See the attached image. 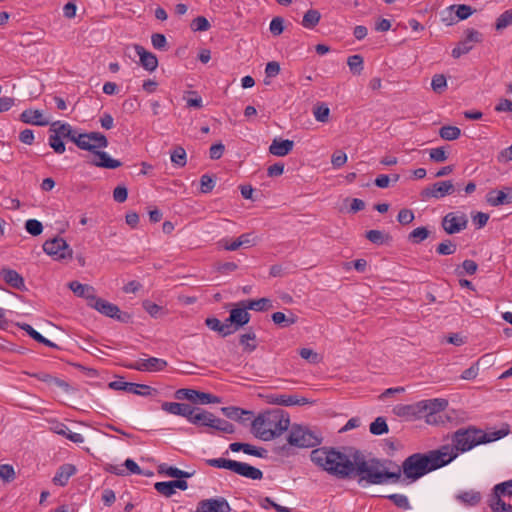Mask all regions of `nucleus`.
<instances>
[{
  "instance_id": "13",
  "label": "nucleus",
  "mask_w": 512,
  "mask_h": 512,
  "mask_svg": "<svg viewBox=\"0 0 512 512\" xmlns=\"http://www.w3.org/2000/svg\"><path fill=\"white\" fill-rule=\"evenodd\" d=\"M124 366L137 371L156 372L162 371L167 366V361L156 357H150L147 359H139L133 363L125 364Z\"/></svg>"
},
{
  "instance_id": "33",
  "label": "nucleus",
  "mask_w": 512,
  "mask_h": 512,
  "mask_svg": "<svg viewBox=\"0 0 512 512\" xmlns=\"http://www.w3.org/2000/svg\"><path fill=\"white\" fill-rule=\"evenodd\" d=\"M49 132L57 134L62 138H67L70 141L74 138L77 131L74 130L70 124L62 123L61 121H55L51 124Z\"/></svg>"
},
{
  "instance_id": "17",
  "label": "nucleus",
  "mask_w": 512,
  "mask_h": 512,
  "mask_svg": "<svg viewBox=\"0 0 512 512\" xmlns=\"http://www.w3.org/2000/svg\"><path fill=\"white\" fill-rule=\"evenodd\" d=\"M216 416L200 407H193L192 415L189 417V422L203 427L213 428V424L215 423Z\"/></svg>"
},
{
  "instance_id": "18",
  "label": "nucleus",
  "mask_w": 512,
  "mask_h": 512,
  "mask_svg": "<svg viewBox=\"0 0 512 512\" xmlns=\"http://www.w3.org/2000/svg\"><path fill=\"white\" fill-rule=\"evenodd\" d=\"M0 276L12 288L20 291L26 290L24 278L16 270L3 267L0 270Z\"/></svg>"
},
{
  "instance_id": "54",
  "label": "nucleus",
  "mask_w": 512,
  "mask_h": 512,
  "mask_svg": "<svg viewBox=\"0 0 512 512\" xmlns=\"http://www.w3.org/2000/svg\"><path fill=\"white\" fill-rule=\"evenodd\" d=\"M154 488L158 493L165 497H171L175 493L171 481L157 482L155 483Z\"/></svg>"
},
{
  "instance_id": "37",
  "label": "nucleus",
  "mask_w": 512,
  "mask_h": 512,
  "mask_svg": "<svg viewBox=\"0 0 512 512\" xmlns=\"http://www.w3.org/2000/svg\"><path fill=\"white\" fill-rule=\"evenodd\" d=\"M321 19V14L316 9H309L303 16L302 26L307 29H313L318 25Z\"/></svg>"
},
{
  "instance_id": "47",
  "label": "nucleus",
  "mask_w": 512,
  "mask_h": 512,
  "mask_svg": "<svg viewBox=\"0 0 512 512\" xmlns=\"http://www.w3.org/2000/svg\"><path fill=\"white\" fill-rule=\"evenodd\" d=\"M370 432L374 435H382L388 432V425L383 417H377L370 424Z\"/></svg>"
},
{
  "instance_id": "5",
  "label": "nucleus",
  "mask_w": 512,
  "mask_h": 512,
  "mask_svg": "<svg viewBox=\"0 0 512 512\" xmlns=\"http://www.w3.org/2000/svg\"><path fill=\"white\" fill-rule=\"evenodd\" d=\"M72 142L81 149L95 152L97 148H106L108 146V140L106 136L100 132H89V133H76Z\"/></svg>"
},
{
  "instance_id": "45",
  "label": "nucleus",
  "mask_w": 512,
  "mask_h": 512,
  "mask_svg": "<svg viewBox=\"0 0 512 512\" xmlns=\"http://www.w3.org/2000/svg\"><path fill=\"white\" fill-rule=\"evenodd\" d=\"M439 135L444 140L453 141L460 137L461 130L456 126H443L439 130Z\"/></svg>"
},
{
  "instance_id": "38",
  "label": "nucleus",
  "mask_w": 512,
  "mask_h": 512,
  "mask_svg": "<svg viewBox=\"0 0 512 512\" xmlns=\"http://www.w3.org/2000/svg\"><path fill=\"white\" fill-rule=\"evenodd\" d=\"M456 498L466 506H476L481 500V494L477 491H464L459 493Z\"/></svg>"
},
{
  "instance_id": "52",
  "label": "nucleus",
  "mask_w": 512,
  "mask_h": 512,
  "mask_svg": "<svg viewBox=\"0 0 512 512\" xmlns=\"http://www.w3.org/2000/svg\"><path fill=\"white\" fill-rule=\"evenodd\" d=\"M25 229L32 236H38L43 231V225L36 219H29L25 222Z\"/></svg>"
},
{
  "instance_id": "60",
  "label": "nucleus",
  "mask_w": 512,
  "mask_h": 512,
  "mask_svg": "<svg viewBox=\"0 0 512 512\" xmlns=\"http://www.w3.org/2000/svg\"><path fill=\"white\" fill-rule=\"evenodd\" d=\"M213 429L227 433V434H232L235 432V428H234L233 424H231L230 422H228L226 420L217 418V417L215 419V423L213 424Z\"/></svg>"
},
{
  "instance_id": "12",
  "label": "nucleus",
  "mask_w": 512,
  "mask_h": 512,
  "mask_svg": "<svg viewBox=\"0 0 512 512\" xmlns=\"http://www.w3.org/2000/svg\"><path fill=\"white\" fill-rule=\"evenodd\" d=\"M482 34L473 28L466 30L465 39L461 40L458 45L452 50V57L455 59L460 58L462 55L469 53L473 49V43L482 42Z\"/></svg>"
},
{
  "instance_id": "46",
  "label": "nucleus",
  "mask_w": 512,
  "mask_h": 512,
  "mask_svg": "<svg viewBox=\"0 0 512 512\" xmlns=\"http://www.w3.org/2000/svg\"><path fill=\"white\" fill-rule=\"evenodd\" d=\"M49 133H50L49 138H48L49 146L54 150L55 153L63 154L66 149L65 144L63 142L64 138H62L52 132H49Z\"/></svg>"
},
{
  "instance_id": "44",
  "label": "nucleus",
  "mask_w": 512,
  "mask_h": 512,
  "mask_svg": "<svg viewBox=\"0 0 512 512\" xmlns=\"http://www.w3.org/2000/svg\"><path fill=\"white\" fill-rule=\"evenodd\" d=\"M313 115L318 122L326 123L329 120L330 109L326 103H318L313 108Z\"/></svg>"
},
{
  "instance_id": "2",
  "label": "nucleus",
  "mask_w": 512,
  "mask_h": 512,
  "mask_svg": "<svg viewBox=\"0 0 512 512\" xmlns=\"http://www.w3.org/2000/svg\"><path fill=\"white\" fill-rule=\"evenodd\" d=\"M289 427V415L281 409H273L261 413L251 423L252 433L256 438L263 441H270L279 437Z\"/></svg>"
},
{
  "instance_id": "36",
  "label": "nucleus",
  "mask_w": 512,
  "mask_h": 512,
  "mask_svg": "<svg viewBox=\"0 0 512 512\" xmlns=\"http://www.w3.org/2000/svg\"><path fill=\"white\" fill-rule=\"evenodd\" d=\"M52 430L54 433L62 435L74 443L84 442V438L81 434L70 431L69 428L63 423H57L54 427H52Z\"/></svg>"
},
{
  "instance_id": "49",
  "label": "nucleus",
  "mask_w": 512,
  "mask_h": 512,
  "mask_svg": "<svg viewBox=\"0 0 512 512\" xmlns=\"http://www.w3.org/2000/svg\"><path fill=\"white\" fill-rule=\"evenodd\" d=\"M206 463L211 467L228 469L233 471L235 460L225 459V458H216V459H208Z\"/></svg>"
},
{
  "instance_id": "61",
  "label": "nucleus",
  "mask_w": 512,
  "mask_h": 512,
  "mask_svg": "<svg viewBox=\"0 0 512 512\" xmlns=\"http://www.w3.org/2000/svg\"><path fill=\"white\" fill-rule=\"evenodd\" d=\"M269 30L273 36H279L284 31V19L280 16L274 17L270 22Z\"/></svg>"
},
{
  "instance_id": "62",
  "label": "nucleus",
  "mask_w": 512,
  "mask_h": 512,
  "mask_svg": "<svg viewBox=\"0 0 512 512\" xmlns=\"http://www.w3.org/2000/svg\"><path fill=\"white\" fill-rule=\"evenodd\" d=\"M215 187V179L208 174H204L200 178V189L204 194L210 193Z\"/></svg>"
},
{
  "instance_id": "11",
  "label": "nucleus",
  "mask_w": 512,
  "mask_h": 512,
  "mask_svg": "<svg viewBox=\"0 0 512 512\" xmlns=\"http://www.w3.org/2000/svg\"><path fill=\"white\" fill-rule=\"evenodd\" d=\"M468 218L464 213H447L443 218L441 225L447 234H456L466 229Z\"/></svg>"
},
{
  "instance_id": "27",
  "label": "nucleus",
  "mask_w": 512,
  "mask_h": 512,
  "mask_svg": "<svg viewBox=\"0 0 512 512\" xmlns=\"http://www.w3.org/2000/svg\"><path fill=\"white\" fill-rule=\"evenodd\" d=\"M68 287L78 297L86 298L89 303H93V301L96 299L95 289L88 284H82L78 281H71L68 284Z\"/></svg>"
},
{
  "instance_id": "40",
  "label": "nucleus",
  "mask_w": 512,
  "mask_h": 512,
  "mask_svg": "<svg viewBox=\"0 0 512 512\" xmlns=\"http://www.w3.org/2000/svg\"><path fill=\"white\" fill-rule=\"evenodd\" d=\"M271 318L276 325L282 327H288L297 321V317L292 312H290L289 316H286L282 312H275L272 314Z\"/></svg>"
},
{
  "instance_id": "55",
  "label": "nucleus",
  "mask_w": 512,
  "mask_h": 512,
  "mask_svg": "<svg viewBox=\"0 0 512 512\" xmlns=\"http://www.w3.org/2000/svg\"><path fill=\"white\" fill-rule=\"evenodd\" d=\"M366 238L374 244H383L385 240L389 239V236L384 234L380 230H369L366 232Z\"/></svg>"
},
{
  "instance_id": "16",
  "label": "nucleus",
  "mask_w": 512,
  "mask_h": 512,
  "mask_svg": "<svg viewBox=\"0 0 512 512\" xmlns=\"http://www.w3.org/2000/svg\"><path fill=\"white\" fill-rule=\"evenodd\" d=\"M247 310L248 309L244 307L243 301H240L238 303V307L230 311V315L226 319V322L231 324L232 329H236L237 331L240 327L249 323L251 316Z\"/></svg>"
},
{
  "instance_id": "59",
  "label": "nucleus",
  "mask_w": 512,
  "mask_h": 512,
  "mask_svg": "<svg viewBox=\"0 0 512 512\" xmlns=\"http://www.w3.org/2000/svg\"><path fill=\"white\" fill-rule=\"evenodd\" d=\"M387 498L393 502L395 506L401 509H409L410 504L408 498L403 494H391Z\"/></svg>"
},
{
  "instance_id": "7",
  "label": "nucleus",
  "mask_w": 512,
  "mask_h": 512,
  "mask_svg": "<svg viewBox=\"0 0 512 512\" xmlns=\"http://www.w3.org/2000/svg\"><path fill=\"white\" fill-rule=\"evenodd\" d=\"M89 306L94 308L101 314L116 319L122 323H128L131 320L130 314L126 312H121L117 305L110 303L102 298L96 297L93 303H89Z\"/></svg>"
},
{
  "instance_id": "58",
  "label": "nucleus",
  "mask_w": 512,
  "mask_h": 512,
  "mask_svg": "<svg viewBox=\"0 0 512 512\" xmlns=\"http://www.w3.org/2000/svg\"><path fill=\"white\" fill-rule=\"evenodd\" d=\"M512 23V9L503 12L496 21V29L502 30Z\"/></svg>"
},
{
  "instance_id": "15",
  "label": "nucleus",
  "mask_w": 512,
  "mask_h": 512,
  "mask_svg": "<svg viewBox=\"0 0 512 512\" xmlns=\"http://www.w3.org/2000/svg\"><path fill=\"white\" fill-rule=\"evenodd\" d=\"M447 12L449 17H443L442 21L447 25H453L457 20H466L469 18L474 13V9L466 4L451 5L447 8Z\"/></svg>"
},
{
  "instance_id": "21",
  "label": "nucleus",
  "mask_w": 512,
  "mask_h": 512,
  "mask_svg": "<svg viewBox=\"0 0 512 512\" xmlns=\"http://www.w3.org/2000/svg\"><path fill=\"white\" fill-rule=\"evenodd\" d=\"M193 407L187 403H178V402H163L161 405V409L167 413L182 416L189 420L190 415H192Z\"/></svg>"
},
{
  "instance_id": "41",
  "label": "nucleus",
  "mask_w": 512,
  "mask_h": 512,
  "mask_svg": "<svg viewBox=\"0 0 512 512\" xmlns=\"http://www.w3.org/2000/svg\"><path fill=\"white\" fill-rule=\"evenodd\" d=\"M256 341V334L250 330L247 333H244L240 336L239 342L243 346L244 351L246 352H253L257 348Z\"/></svg>"
},
{
  "instance_id": "4",
  "label": "nucleus",
  "mask_w": 512,
  "mask_h": 512,
  "mask_svg": "<svg viewBox=\"0 0 512 512\" xmlns=\"http://www.w3.org/2000/svg\"><path fill=\"white\" fill-rule=\"evenodd\" d=\"M321 436L306 426L294 424L288 434V444L298 448L315 447L321 443Z\"/></svg>"
},
{
  "instance_id": "14",
  "label": "nucleus",
  "mask_w": 512,
  "mask_h": 512,
  "mask_svg": "<svg viewBox=\"0 0 512 512\" xmlns=\"http://www.w3.org/2000/svg\"><path fill=\"white\" fill-rule=\"evenodd\" d=\"M231 508L223 497L201 500L197 504L196 512H230Z\"/></svg>"
},
{
  "instance_id": "25",
  "label": "nucleus",
  "mask_w": 512,
  "mask_h": 512,
  "mask_svg": "<svg viewBox=\"0 0 512 512\" xmlns=\"http://www.w3.org/2000/svg\"><path fill=\"white\" fill-rule=\"evenodd\" d=\"M20 120L23 123L37 125V126H47L49 124V120L46 119L40 110L34 109H26L20 114Z\"/></svg>"
},
{
  "instance_id": "34",
  "label": "nucleus",
  "mask_w": 512,
  "mask_h": 512,
  "mask_svg": "<svg viewBox=\"0 0 512 512\" xmlns=\"http://www.w3.org/2000/svg\"><path fill=\"white\" fill-rule=\"evenodd\" d=\"M158 473L178 479L190 478L193 475L191 472L180 470L176 467L169 466L166 463H162L158 466Z\"/></svg>"
},
{
  "instance_id": "26",
  "label": "nucleus",
  "mask_w": 512,
  "mask_h": 512,
  "mask_svg": "<svg viewBox=\"0 0 512 512\" xmlns=\"http://www.w3.org/2000/svg\"><path fill=\"white\" fill-rule=\"evenodd\" d=\"M294 147V142L289 139H274L269 146V153L274 156L284 157L288 155Z\"/></svg>"
},
{
  "instance_id": "30",
  "label": "nucleus",
  "mask_w": 512,
  "mask_h": 512,
  "mask_svg": "<svg viewBox=\"0 0 512 512\" xmlns=\"http://www.w3.org/2000/svg\"><path fill=\"white\" fill-rule=\"evenodd\" d=\"M205 324L209 329L218 332L222 337H226L236 332V329H232L231 324L226 321L222 323L219 319L214 317L207 318L205 320Z\"/></svg>"
},
{
  "instance_id": "6",
  "label": "nucleus",
  "mask_w": 512,
  "mask_h": 512,
  "mask_svg": "<svg viewBox=\"0 0 512 512\" xmlns=\"http://www.w3.org/2000/svg\"><path fill=\"white\" fill-rule=\"evenodd\" d=\"M43 251L56 261L70 260L73 257V250L61 237L46 240Z\"/></svg>"
},
{
  "instance_id": "39",
  "label": "nucleus",
  "mask_w": 512,
  "mask_h": 512,
  "mask_svg": "<svg viewBox=\"0 0 512 512\" xmlns=\"http://www.w3.org/2000/svg\"><path fill=\"white\" fill-rule=\"evenodd\" d=\"M127 392L141 396H149L156 393V389L146 384L128 382Z\"/></svg>"
},
{
  "instance_id": "42",
  "label": "nucleus",
  "mask_w": 512,
  "mask_h": 512,
  "mask_svg": "<svg viewBox=\"0 0 512 512\" xmlns=\"http://www.w3.org/2000/svg\"><path fill=\"white\" fill-rule=\"evenodd\" d=\"M347 65L349 66L352 74L360 75L364 69V59L359 54L349 56L347 59Z\"/></svg>"
},
{
  "instance_id": "10",
  "label": "nucleus",
  "mask_w": 512,
  "mask_h": 512,
  "mask_svg": "<svg viewBox=\"0 0 512 512\" xmlns=\"http://www.w3.org/2000/svg\"><path fill=\"white\" fill-rule=\"evenodd\" d=\"M454 191H455V187H454L452 181H450V180L439 181V182L432 184L431 186L424 188L421 191L420 196H421L422 200H428L431 198L440 199L447 195L453 194Z\"/></svg>"
},
{
  "instance_id": "22",
  "label": "nucleus",
  "mask_w": 512,
  "mask_h": 512,
  "mask_svg": "<svg viewBox=\"0 0 512 512\" xmlns=\"http://www.w3.org/2000/svg\"><path fill=\"white\" fill-rule=\"evenodd\" d=\"M395 415L406 419H417L422 417L420 402L414 404H399L393 408Z\"/></svg>"
},
{
  "instance_id": "32",
  "label": "nucleus",
  "mask_w": 512,
  "mask_h": 512,
  "mask_svg": "<svg viewBox=\"0 0 512 512\" xmlns=\"http://www.w3.org/2000/svg\"><path fill=\"white\" fill-rule=\"evenodd\" d=\"M98 160H94L92 162L93 165L97 167L107 168V169H116L122 165L119 160L112 159L106 152L95 150L93 153Z\"/></svg>"
},
{
  "instance_id": "9",
  "label": "nucleus",
  "mask_w": 512,
  "mask_h": 512,
  "mask_svg": "<svg viewBox=\"0 0 512 512\" xmlns=\"http://www.w3.org/2000/svg\"><path fill=\"white\" fill-rule=\"evenodd\" d=\"M175 398L178 400H189L192 403H200V404H211V403H220V398L214 396L210 393H205L201 391H197L194 389L181 388L178 389L175 394Z\"/></svg>"
},
{
  "instance_id": "1",
  "label": "nucleus",
  "mask_w": 512,
  "mask_h": 512,
  "mask_svg": "<svg viewBox=\"0 0 512 512\" xmlns=\"http://www.w3.org/2000/svg\"><path fill=\"white\" fill-rule=\"evenodd\" d=\"M311 461L338 479L358 478V483L382 485L397 483L403 472L405 478L414 482L434 471L427 453H414L407 457L402 466L388 471L385 462L378 458H367L360 450L351 446L340 448L320 447L311 452Z\"/></svg>"
},
{
  "instance_id": "56",
  "label": "nucleus",
  "mask_w": 512,
  "mask_h": 512,
  "mask_svg": "<svg viewBox=\"0 0 512 512\" xmlns=\"http://www.w3.org/2000/svg\"><path fill=\"white\" fill-rule=\"evenodd\" d=\"M494 493L498 496H512V479L495 485Z\"/></svg>"
},
{
  "instance_id": "23",
  "label": "nucleus",
  "mask_w": 512,
  "mask_h": 512,
  "mask_svg": "<svg viewBox=\"0 0 512 512\" xmlns=\"http://www.w3.org/2000/svg\"><path fill=\"white\" fill-rule=\"evenodd\" d=\"M233 472L252 480H261L263 473L260 469L244 462L235 461Z\"/></svg>"
},
{
  "instance_id": "28",
  "label": "nucleus",
  "mask_w": 512,
  "mask_h": 512,
  "mask_svg": "<svg viewBox=\"0 0 512 512\" xmlns=\"http://www.w3.org/2000/svg\"><path fill=\"white\" fill-rule=\"evenodd\" d=\"M221 411L227 418L239 421L240 423H244L253 416L252 411L244 410L235 406L222 407Z\"/></svg>"
},
{
  "instance_id": "53",
  "label": "nucleus",
  "mask_w": 512,
  "mask_h": 512,
  "mask_svg": "<svg viewBox=\"0 0 512 512\" xmlns=\"http://www.w3.org/2000/svg\"><path fill=\"white\" fill-rule=\"evenodd\" d=\"M431 87L434 92L442 93L447 87V80L444 75L436 74L432 78Z\"/></svg>"
},
{
  "instance_id": "50",
  "label": "nucleus",
  "mask_w": 512,
  "mask_h": 512,
  "mask_svg": "<svg viewBox=\"0 0 512 512\" xmlns=\"http://www.w3.org/2000/svg\"><path fill=\"white\" fill-rule=\"evenodd\" d=\"M299 355L311 364H318L322 360V357L310 348H301Z\"/></svg>"
},
{
  "instance_id": "3",
  "label": "nucleus",
  "mask_w": 512,
  "mask_h": 512,
  "mask_svg": "<svg viewBox=\"0 0 512 512\" xmlns=\"http://www.w3.org/2000/svg\"><path fill=\"white\" fill-rule=\"evenodd\" d=\"M508 429H500L493 432H484L474 426L460 428L452 435V444L461 453L467 452L480 444L490 443L505 437Z\"/></svg>"
},
{
  "instance_id": "51",
  "label": "nucleus",
  "mask_w": 512,
  "mask_h": 512,
  "mask_svg": "<svg viewBox=\"0 0 512 512\" xmlns=\"http://www.w3.org/2000/svg\"><path fill=\"white\" fill-rule=\"evenodd\" d=\"M456 249L457 245L451 240L447 239L437 246L436 252L440 255H452L456 252Z\"/></svg>"
},
{
  "instance_id": "8",
  "label": "nucleus",
  "mask_w": 512,
  "mask_h": 512,
  "mask_svg": "<svg viewBox=\"0 0 512 512\" xmlns=\"http://www.w3.org/2000/svg\"><path fill=\"white\" fill-rule=\"evenodd\" d=\"M427 454L434 470H436L452 462L459 453L453 444H447L442 445L439 449L431 450Z\"/></svg>"
},
{
  "instance_id": "20",
  "label": "nucleus",
  "mask_w": 512,
  "mask_h": 512,
  "mask_svg": "<svg viewBox=\"0 0 512 512\" xmlns=\"http://www.w3.org/2000/svg\"><path fill=\"white\" fill-rule=\"evenodd\" d=\"M487 202L494 207L512 204V188L506 187L504 190L490 191L487 194Z\"/></svg>"
},
{
  "instance_id": "63",
  "label": "nucleus",
  "mask_w": 512,
  "mask_h": 512,
  "mask_svg": "<svg viewBox=\"0 0 512 512\" xmlns=\"http://www.w3.org/2000/svg\"><path fill=\"white\" fill-rule=\"evenodd\" d=\"M151 43H152L153 47L157 50L165 51L168 49L167 40H166V37L164 34H161V33L152 34Z\"/></svg>"
},
{
  "instance_id": "29",
  "label": "nucleus",
  "mask_w": 512,
  "mask_h": 512,
  "mask_svg": "<svg viewBox=\"0 0 512 512\" xmlns=\"http://www.w3.org/2000/svg\"><path fill=\"white\" fill-rule=\"evenodd\" d=\"M76 473V467L72 464H63L57 470L53 477V483L59 486H65L71 476Z\"/></svg>"
},
{
  "instance_id": "43",
  "label": "nucleus",
  "mask_w": 512,
  "mask_h": 512,
  "mask_svg": "<svg viewBox=\"0 0 512 512\" xmlns=\"http://www.w3.org/2000/svg\"><path fill=\"white\" fill-rule=\"evenodd\" d=\"M430 235V231L426 227H417L408 235V241L412 244H419Z\"/></svg>"
},
{
  "instance_id": "35",
  "label": "nucleus",
  "mask_w": 512,
  "mask_h": 512,
  "mask_svg": "<svg viewBox=\"0 0 512 512\" xmlns=\"http://www.w3.org/2000/svg\"><path fill=\"white\" fill-rule=\"evenodd\" d=\"M244 307L248 310L267 311L273 307L272 301L268 298L243 300Z\"/></svg>"
},
{
  "instance_id": "64",
  "label": "nucleus",
  "mask_w": 512,
  "mask_h": 512,
  "mask_svg": "<svg viewBox=\"0 0 512 512\" xmlns=\"http://www.w3.org/2000/svg\"><path fill=\"white\" fill-rule=\"evenodd\" d=\"M414 218L413 211L407 208L401 209L397 215V221L402 225L410 224Z\"/></svg>"
},
{
  "instance_id": "57",
  "label": "nucleus",
  "mask_w": 512,
  "mask_h": 512,
  "mask_svg": "<svg viewBox=\"0 0 512 512\" xmlns=\"http://www.w3.org/2000/svg\"><path fill=\"white\" fill-rule=\"evenodd\" d=\"M193 31H207L210 28V23L204 16L194 18L190 24Z\"/></svg>"
},
{
  "instance_id": "19",
  "label": "nucleus",
  "mask_w": 512,
  "mask_h": 512,
  "mask_svg": "<svg viewBox=\"0 0 512 512\" xmlns=\"http://www.w3.org/2000/svg\"><path fill=\"white\" fill-rule=\"evenodd\" d=\"M419 402L422 416H431L435 413L444 411L448 406V401L442 398L422 400Z\"/></svg>"
},
{
  "instance_id": "24",
  "label": "nucleus",
  "mask_w": 512,
  "mask_h": 512,
  "mask_svg": "<svg viewBox=\"0 0 512 512\" xmlns=\"http://www.w3.org/2000/svg\"><path fill=\"white\" fill-rule=\"evenodd\" d=\"M135 51L140 58L142 67L150 72H153L158 67V59L155 54L145 50L141 45H135Z\"/></svg>"
},
{
  "instance_id": "48",
  "label": "nucleus",
  "mask_w": 512,
  "mask_h": 512,
  "mask_svg": "<svg viewBox=\"0 0 512 512\" xmlns=\"http://www.w3.org/2000/svg\"><path fill=\"white\" fill-rule=\"evenodd\" d=\"M171 161L179 167H184L187 162L185 149L177 146L171 153Z\"/></svg>"
},
{
  "instance_id": "31",
  "label": "nucleus",
  "mask_w": 512,
  "mask_h": 512,
  "mask_svg": "<svg viewBox=\"0 0 512 512\" xmlns=\"http://www.w3.org/2000/svg\"><path fill=\"white\" fill-rule=\"evenodd\" d=\"M27 375L31 376V377H34L36 379H38L39 381H42V382H45L47 383L48 385H51V386H57L59 388H61L62 390L64 391H68L69 390V384L62 380V379H59L57 377H54L48 373H45V372H39V373H29V372H26Z\"/></svg>"
}]
</instances>
